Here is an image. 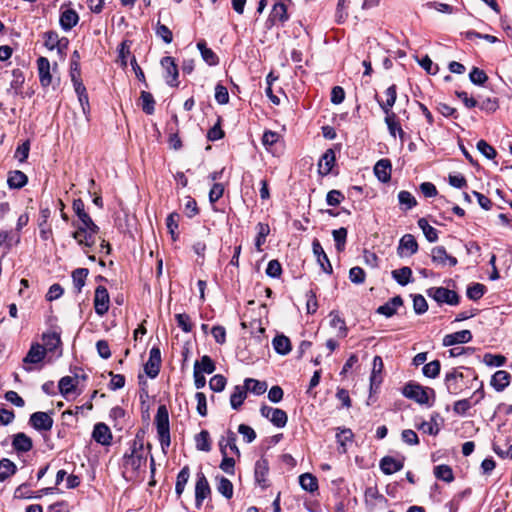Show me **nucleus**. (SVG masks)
Here are the masks:
<instances>
[{
  "label": "nucleus",
  "instance_id": "052dcab7",
  "mask_svg": "<svg viewBox=\"0 0 512 512\" xmlns=\"http://www.w3.org/2000/svg\"><path fill=\"white\" fill-rule=\"evenodd\" d=\"M469 79L474 85L482 86L487 82L488 76L484 70L473 67L469 73Z\"/></svg>",
  "mask_w": 512,
  "mask_h": 512
},
{
  "label": "nucleus",
  "instance_id": "c85d7f7f",
  "mask_svg": "<svg viewBox=\"0 0 512 512\" xmlns=\"http://www.w3.org/2000/svg\"><path fill=\"white\" fill-rule=\"evenodd\" d=\"M27 182V175L20 170H13L8 173L7 184L10 189H21Z\"/></svg>",
  "mask_w": 512,
  "mask_h": 512
},
{
  "label": "nucleus",
  "instance_id": "4468645a",
  "mask_svg": "<svg viewBox=\"0 0 512 512\" xmlns=\"http://www.w3.org/2000/svg\"><path fill=\"white\" fill-rule=\"evenodd\" d=\"M431 259L433 263L442 267L447 265L454 267L458 263L454 256H451L447 253L444 246H436L432 248Z\"/></svg>",
  "mask_w": 512,
  "mask_h": 512
},
{
  "label": "nucleus",
  "instance_id": "39448f33",
  "mask_svg": "<svg viewBox=\"0 0 512 512\" xmlns=\"http://www.w3.org/2000/svg\"><path fill=\"white\" fill-rule=\"evenodd\" d=\"M426 294L439 305L447 304L450 306H456L460 302V296L456 291L442 286L430 287L426 290Z\"/></svg>",
  "mask_w": 512,
  "mask_h": 512
},
{
  "label": "nucleus",
  "instance_id": "f3484780",
  "mask_svg": "<svg viewBox=\"0 0 512 512\" xmlns=\"http://www.w3.org/2000/svg\"><path fill=\"white\" fill-rule=\"evenodd\" d=\"M92 438L95 442L103 446H108L112 442V433L105 423L100 422L95 424L92 432Z\"/></svg>",
  "mask_w": 512,
  "mask_h": 512
},
{
  "label": "nucleus",
  "instance_id": "4be33fe9",
  "mask_svg": "<svg viewBox=\"0 0 512 512\" xmlns=\"http://www.w3.org/2000/svg\"><path fill=\"white\" fill-rule=\"evenodd\" d=\"M12 447L17 453H26L33 448L32 439L23 432L13 436Z\"/></svg>",
  "mask_w": 512,
  "mask_h": 512
},
{
  "label": "nucleus",
  "instance_id": "c9c22d12",
  "mask_svg": "<svg viewBox=\"0 0 512 512\" xmlns=\"http://www.w3.org/2000/svg\"><path fill=\"white\" fill-rule=\"evenodd\" d=\"M391 275L392 278L401 286H406L413 281L412 270L408 266L393 270Z\"/></svg>",
  "mask_w": 512,
  "mask_h": 512
},
{
  "label": "nucleus",
  "instance_id": "412c9836",
  "mask_svg": "<svg viewBox=\"0 0 512 512\" xmlns=\"http://www.w3.org/2000/svg\"><path fill=\"white\" fill-rule=\"evenodd\" d=\"M392 164L389 159L383 158L376 162L374 174L382 183H387L391 179Z\"/></svg>",
  "mask_w": 512,
  "mask_h": 512
},
{
  "label": "nucleus",
  "instance_id": "864d4df0",
  "mask_svg": "<svg viewBox=\"0 0 512 512\" xmlns=\"http://www.w3.org/2000/svg\"><path fill=\"white\" fill-rule=\"evenodd\" d=\"M398 201L401 206H404L402 209L405 211L410 210L417 205L415 197L406 190H402L398 193Z\"/></svg>",
  "mask_w": 512,
  "mask_h": 512
},
{
  "label": "nucleus",
  "instance_id": "cd10ccee",
  "mask_svg": "<svg viewBox=\"0 0 512 512\" xmlns=\"http://www.w3.org/2000/svg\"><path fill=\"white\" fill-rule=\"evenodd\" d=\"M197 48L200 51L202 59L210 66H216L219 64V57L216 53L207 47V43L205 40H200L197 42Z\"/></svg>",
  "mask_w": 512,
  "mask_h": 512
},
{
  "label": "nucleus",
  "instance_id": "603ef678",
  "mask_svg": "<svg viewBox=\"0 0 512 512\" xmlns=\"http://www.w3.org/2000/svg\"><path fill=\"white\" fill-rule=\"evenodd\" d=\"M347 234L348 231L344 227L332 231L335 247L338 252H342L345 249Z\"/></svg>",
  "mask_w": 512,
  "mask_h": 512
},
{
  "label": "nucleus",
  "instance_id": "5fc2aeb1",
  "mask_svg": "<svg viewBox=\"0 0 512 512\" xmlns=\"http://www.w3.org/2000/svg\"><path fill=\"white\" fill-rule=\"evenodd\" d=\"M257 236L255 239V247L258 251H262V245L266 241V237L268 236L270 232V228L268 224L265 223H258L257 224Z\"/></svg>",
  "mask_w": 512,
  "mask_h": 512
},
{
  "label": "nucleus",
  "instance_id": "e2e57ef3",
  "mask_svg": "<svg viewBox=\"0 0 512 512\" xmlns=\"http://www.w3.org/2000/svg\"><path fill=\"white\" fill-rule=\"evenodd\" d=\"M441 369V364L439 360H433L427 364H425L422 368L423 375L428 378H436Z\"/></svg>",
  "mask_w": 512,
  "mask_h": 512
},
{
  "label": "nucleus",
  "instance_id": "2eb2a0df",
  "mask_svg": "<svg viewBox=\"0 0 512 512\" xmlns=\"http://www.w3.org/2000/svg\"><path fill=\"white\" fill-rule=\"evenodd\" d=\"M312 251L317 259L318 264L321 266L323 272L327 274H332L333 268L330 263V260L327 254L325 253L320 241L316 238L312 242Z\"/></svg>",
  "mask_w": 512,
  "mask_h": 512
},
{
  "label": "nucleus",
  "instance_id": "a18cd8bd",
  "mask_svg": "<svg viewBox=\"0 0 512 512\" xmlns=\"http://www.w3.org/2000/svg\"><path fill=\"white\" fill-rule=\"evenodd\" d=\"M419 228L423 231L425 238L430 243H434L438 240V231L429 225L425 218H420L417 222Z\"/></svg>",
  "mask_w": 512,
  "mask_h": 512
},
{
  "label": "nucleus",
  "instance_id": "1a4fd4ad",
  "mask_svg": "<svg viewBox=\"0 0 512 512\" xmlns=\"http://www.w3.org/2000/svg\"><path fill=\"white\" fill-rule=\"evenodd\" d=\"M211 489L208 480L203 472L197 473V479L195 483V506L200 508L203 501L210 495Z\"/></svg>",
  "mask_w": 512,
  "mask_h": 512
},
{
  "label": "nucleus",
  "instance_id": "de8ad7c7",
  "mask_svg": "<svg viewBox=\"0 0 512 512\" xmlns=\"http://www.w3.org/2000/svg\"><path fill=\"white\" fill-rule=\"evenodd\" d=\"M88 274L89 270L87 268H77L72 272L73 285L78 293L84 287Z\"/></svg>",
  "mask_w": 512,
  "mask_h": 512
},
{
  "label": "nucleus",
  "instance_id": "4d7b16f0",
  "mask_svg": "<svg viewBox=\"0 0 512 512\" xmlns=\"http://www.w3.org/2000/svg\"><path fill=\"white\" fill-rule=\"evenodd\" d=\"M395 118H396V115L392 112H388V114H386L385 122L387 124L388 130H389L390 134L394 137L396 135V130H397L400 138L403 139L405 133H404L403 129L399 126V124L395 121Z\"/></svg>",
  "mask_w": 512,
  "mask_h": 512
},
{
  "label": "nucleus",
  "instance_id": "3c124183",
  "mask_svg": "<svg viewBox=\"0 0 512 512\" xmlns=\"http://www.w3.org/2000/svg\"><path fill=\"white\" fill-rule=\"evenodd\" d=\"M485 292V285L481 283H472L467 287L466 296L470 300L477 301L484 296Z\"/></svg>",
  "mask_w": 512,
  "mask_h": 512
},
{
  "label": "nucleus",
  "instance_id": "473e14b6",
  "mask_svg": "<svg viewBox=\"0 0 512 512\" xmlns=\"http://www.w3.org/2000/svg\"><path fill=\"white\" fill-rule=\"evenodd\" d=\"M46 352H54L61 345L60 334L56 331L46 332L42 335Z\"/></svg>",
  "mask_w": 512,
  "mask_h": 512
},
{
  "label": "nucleus",
  "instance_id": "37998d69",
  "mask_svg": "<svg viewBox=\"0 0 512 512\" xmlns=\"http://www.w3.org/2000/svg\"><path fill=\"white\" fill-rule=\"evenodd\" d=\"M299 484L303 490L311 493L318 490V480L310 473L300 475Z\"/></svg>",
  "mask_w": 512,
  "mask_h": 512
},
{
  "label": "nucleus",
  "instance_id": "f03ea898",
  "mask_svg": "<svg viewBox=\"0 0 512 512\" xmlns=\"http://www.w3.org/2000/svg\"><path fill=\"white\" fill-rule=\"evenodd\" d=\"M463 370L471 374L474 373L473 369L463 366L452 368L446 372L444 377V385L450 395H458L465 388H467V383L465 381L466 376L464 375Z\"/></svg>",
  "mask_w": 512,
  "mask_h": 512
},
{
  "label": "nucleus",
  "instance_id": "f8f14e48",
  "mask_svg": "<svg viewBox=\"0 0 512 512\" xmlns=\"http://www.w3.org/2000/svg\"><path fill=\"white\" fill-rule=\"evenodd\" d=\"M53 418L47 412H35L30 415L29 424L37 431H49L53 427Z\"/></svg>",
  "mask_w": 512,
  "mask_h": 512
},
{
  "label": "nucleus",
  "instance_id": "338daca9",
  "mask_svg": "<svg viewBox=\"0 0 512 512\" xmlns=\"http://www.w3.org/2000/svg\"><path fill=\"white\" fill-rule=\"evenodd\" d=\"M175 319L179 328L185 333H190L193 329L190 316L186 313H178L175 315Z\"/></svg>",
  "mask_w": 512,
  "mask_h": 512
},
{
  "label": "nucleus",
  "instance_id": "13d9d810",
  "mask_svg": "<svg viewBox=\"0 0 512 512\" xmlns=\"http://www.w3.org/2000/svg\"><path fill=\"white\" fill-rule=\"evenodd\" d=\"M475 406L470 398H465L454 402L453 411L457 415L465 416L467 412Z\"/></svg>",
  "mask_w": 512,
  "mask_h": 512
},
{
  "label": "nucleus",
  "instance_id": "423d86ee",
  "mask_svg": "<svg viewBox=\"0 0 512 512\" xmlns=\"http://www.w3.org/2000/svg\"><path fill=\"white\" fill-rule=\"evenodd\" d=\"M143 441L135 439L130 447V451L126 452L123 461L125 466H129L133 471H138L145 463L146 457L143 455Z\"/></svg>",
  "mask_w": 512,
  "mask_h": 512
},
{
  "label": "nucleus",
  "instance_id": "aec40b11",
  "mask_svg": "<svg viewBox=\"0 0 512 512\" xmlns=\"http://www.w3.org/2000/svg\"><path fill=\"white\" fill-rule=\"evenodd\" d=\"M37 68L40 84L43 88H47L52 83L49 60L46 57H39L37 59Z\"/></svg>",
  "mask_w": 512,
  "mask_h": 512
},
{
  "label": "nucleus",
  "instance_id": "774afa93",
  "mask_svg": "<svg viewBox=\"0 0 512 512\" xmlns=\"http://www.w3.org/2000/svg\"><path fill=\"white\" fill-rule=\"evenodd\" d=\"M413 298V309L417 315H422L427 312L428 304L426 299L421 294L411 295Z\"/></svg>",
  "mask_w": 512,
  "mask_h": 512
},
{
  "label": "nucleus",
  "instance_id": "ddd939ff",
  "mask_svg": "<svg viewBox=\"0 0 512 512\" xmlns=\"http://www.w3.org/2000/svg\"><path fill=\"white\" fill-rule=\"evenodd\" d=\"M46 355V349L39 343H32L26 356L23 358L24 365L38 364L43 361ZM27 372L32 371L31 367L24 366Z\"/></svg>",
  "mask_w": 512,
  "mask_h": 512
},
{
  "label": "nucleus",
  "instance_id": "680f3d73",
  "mask_svg": "<svg viewBox=\"0 0 512 512\" xmlns=\"http://www.w3.org/2000/svg\"><path fill=\"white\" fill-rule=\"evenodd\" d=\"M194 365L199 366V370L201 371V374H204V373L212 374L216 369L215 363L213 362L211 357L208 355L202 356L201 360L196 361L194 363Z\"/></svg>",
  "mask_w": 512,
  "mask_h": 512
},
{
  "label": "nucleus",
  "instance_id": "a878e982",
  "mask_svg": "<svg viewBox=\"0 0 512 512\" xmlns=\"http://www.w3.org/2000/svg\"><path fill=\"white\" fill-rule=\"evenodd\" d=\"M403 305V299L400 295H397L387 301L385 304L379 306L376 310L378 314L384 315L387 318L392 317L396 313L397 307Z\"/></svg>",
  "mask_w": 512,
  "mask_h": 512
},
{
  "label": "nucleus",
  "instance_id": "69168bd1",
  "mask_svg": "<svg viewBox=\"0 0 512 512\" xmlns=\"http://www.w3.org/2000/svg\"><path fill=\"white\" fill-rule=\"evenodd\" d=\"M506 361V357L500 354L486 353L483 357V362L490 367H501Z\"/></svg>",
  "mask_w": 512,
  "mask_h": 512
},
{
  "label": "nucleus",
  "instance_id": "393cba45",
  "mask_svg": "<svg viewBox=\"0 0 512 512\" xmlns=\"http://www.w3.org/2000/svg\"><path fill=\"white\" fill-rule=\"evenodd\" d=\"M78 21L79 16L74 9L67 8L61 11L59 23L64 31L71 30L74 26L77 25Z\"/></svg>",
  "mask_w": 512,
  "mask_h": 512
},
{
  "label": "nucleus",
  "instance_id": "c03bdc74",
  "mask_svg": "<svg viewBox=\"0 0 512 512\" xmlns=\"http://www.w3.org/2000/svg\"><path fill=\"white\" fill-rule=\"evenodd\" d=\"M195 445L199 451L209 452L211 450L210 434L207 430H202L195 435Z\"/></svg>",
  "mask_w": 512,
  "mask_h": 512
},
{
  "label": "nucleus",
  "instance_id": "4c0bfd02",
  "mask_svg": "<svg viewBox=\"0 0 512 512\" xmlns=\"http://www.w3.org/2000/svg\"><path fill=\"white\" fill-rule=\"evenodd\" d=\"M247 392L243 386L236 385L230 396V405L232 409L239 410L244 400L246 399Z\"/></svg>",
  "mask_w": 512,
  "mask_h": 512
},
{
  "label": "nucleus",
  "instance_id": "bf43d9fd",
  "mask_svg": "<svg viewBox=\"0 0 512 512\" xmlns=\"http://www.w3.org/2000/svg\"><path fill=\"white\" fill-rule=\"evenodd\" d=\"M217 490L226 499H231L233 496V484L229 479L223 476L219 478Z\"/></svg>",
  "mask_w": 512,
  "mask_h": 512
},
{
  "label": "nucleus",
  "instance_id": "c756f323",
  "mask_svg": "<svg viewBox=\"0 0 512 512\" xmlns=\"http://www.w3.org/2000/svg\"><path fill=\"white\" fill-rule=\"evenodd\" d=\"M403 250L409 251L408 255H413L418 251V243L412 234H405L399 241L398 254L403 256Z\"/></svg>",
  "mask_w": 512,
  "mask_h": 512
},
{
  "label": "nucleus",
  "instance_id": "e433bc0d",
  "mask_svg": "<svg viewBox=\"0 0 512 512\" xmlns=\"http://www.w3.org/2000/svg\"><path fill=\"white\" fill-rule=\"evenodd\" d=\"M190 478V468L188 465H185L178 473L176 477L175 484V493L178 498L181 497L184 492L185 486Z\"/></svg>",
  "mask_w": 512,
  "mask_h": 512
},
{
  "label": "nucleus",
  "instance_id": "dca6fc26",
  "mask_svg": "<svg viewBox=\"0 0 512 512\" xmlns=\"http://www.w3.org/2000/svg\"><path fill=\"white\" fill-rule=\"evenodd\" d=\"M379 467L385 475H391L403 469L404 457L396 459L392 456H384L379 462Z\"/></svg>",
  "mask_w": 512,
  "mask_h": 512
},
{
  "label": "nucleus",
  "instance_id": "7ed1b4c3",
  "mask_svg": "<svg viewBox=\"0 0 512 512\" xmlns=\"http://www.w3.org/2000/svg\"><path fill=\"white\" fill-rule=\"evenodd\" d=\"M155 424L158 433V439L164 453L167 452L171 444L169 413L165 405H160L155 415Z\"/></svg>",
  "mask_w": 512,
  "mask_h": 512
},
{
  "label": "nucleus",
  "instance_id": "5701e85b",
  "mask_svg": "<svg viewBox=\"0 0 512 512\" xmlns=\"http://www.w3.org/2000/svg\"><path fill=\"white\" fill-rule=\"evenodd\" d=\"M511 382V375L505 370L496 371L491 378L490 385L497 391H504Z\"/></svg>",
  "mask_w": 512,
  "mask_h": 512
},
{
  "label": "nucleus",
  "instance_id": "bb28decb",
  "mask_svg": "<svg viewBox=\"0 0 512 512\" xmlns=\"http://www.w3.org/2000/svg\"><path fill=\"white\" fill-rule=\"evenodd\" d=\"M334 163L335 152L332 149H327L318 163L319 173L323 176L328 175L332 171Z\"/></svg>",
  "mask_w": 512,
  "mask_h": 512
},
{
  "label": "nucleus",
  "instance_id": "6ab92c4d",
  "mask_svg": "<svg viewBox=\"0 0 512 512\" xmlns=\"http://www.w3.org/2000/svg\"><path fill=\"white\" fill-rule=\"evenodd\" d=\"M269 473V462L265 457H261L258 459L255 463L254 467V477L255 481L258 485H260L262 488H265L267 486V475Z\"/></svg>",
  "mask_w": 512,
  "mask_h": 512
},
{
  "label": "nucleus",
  "instance_id": "09e8293b",
  "mask_svg": "<svg viewBox=\"0 0 512 512\" xmlns=\"http://www.w3.org/2000/svg\"><path fill=\"white\" fill-rule=\"evenodd\" d=\"M59 392L62 396L67 397L73 393L76 389V383L74 378L71 376H64L59 380L58 383Z\"/></svg>",
  "mask_w": 512,
  "mask_h": 512
},
{
  "label": "nucleus",
  "instance_id": "7c9ffc66",
  "mask_svg": "<svg viewBox=\"0 0 512 512\" xmlns=\"http://www.w3.org/2000/svg\"><path fill=\"white\" fill-rule=\"evenodd\" d=\"M385 95H386V101L383 102L381 100H379L377 98V102L379 104V106L381 107V109L383 110V112L385 114H388V112H391V108L394 106L395 102H396V99H397V87L395 84L389 86L386 90H385Z\"/></svg>",
  "mask_w": 512,
  "mask_h": 512
},
{
  "label": "nucleus",
  "instance_id": "b1692460",
  "mask_svg": "<svg viewBox=\"0 0 512 512\" xmlns=\"http://www.w3.org/2000/svg\"><path fill=\"white\" fill-rule=\"evenodd\" d=\"M383 369V361L380 356H375L373 359V369L370 376V392H375L381 382H382V376L381 372Z\"/></svg>",
  "mask_w": 512,
  "mask_h": 512
},
{
  "label": "nucleus",
  "instance_id": "8fccbe9b",
  "mask_svg": "<svg viewBox=\"0 0 512 512\" xmlns=\"http://www.w3.org/2000/svg\"><path fill=\"white\" fill-rule=\"evenodd\" d=\"M141 107L145 114L152 115L155 111V100L150 92L142 91L140 94Z\"/></svg>",
  "mask_w": 512,
  "mask_h": 512
},
{
  "label": "nucleus",
  "instance_id": "2f4dec72",
  "mask_svg": "<svg viewBox=\"0 0 512 512\" xmlns=\"http://www.w3.org/2000/svg\"><path fill=\"white\" fill-rule=\"evenodd\" d=\"M272 345L276 353L280 355H287L292 349L290 339L283 334L276 335L272 340Z\"/></svg>",
  "mask_w": 512,
  "mask_h": 512
},
{
  "label": "nucleus",
  "instance_id": "72a5a7b5",
  "mask_svg": "<svg viewBox=\"0 0 512 512\" xmlns=\"http://www.w3.org/2000/svg\"><path fill=\"white\" fill-rule=\"evenodd\" d=\"M219 447H220V452L222 454V461L220 463V469L229 474V475H234L235 473V460L231 457H228L227 456V451H225V446H224V443H223V439H221L219 441Z\"/></svg>",
  "mask_w": 512,
  "mask_h": 512
},
{
  "label": "nucleus",
  "instance_id": "79ce46f5",
  "mask_svg": "<svg viewBox=\"0 0 512 512\" xmlns=\"http://www.w3.org/2000/svg\"><path fill=\"white\" fill-rule=\"evenodd\" d=\"M437 417H439L438 413L431 415L430 421H422L419 425H417V428L429 435H438V433L440 432V428L436 422Z\"/></svg>",
  "mask_w": 512,
  "mask_h": 512
},
{
  "label": "nucleus",
  "instance_id": "20e7f679",
  "mask_svg": "<svg viewBox=\"0 0 512 512\" xmlns=\"http://www.w3.org/2000/svg\"><path fill=\"white\" fill-rule=\"evenodd\" d=\"M287 3H292L291 0H277L266 20V27L272 28L273 26H284L289 20Z\"/></svg>",
  "mask_w": 512,
  "mask_h": 512
},
{
  "label": "nucleus",
  "instance_id": "a19ab883",
  "mask_svg": "<svg viewBox=\"0 0 512 512\" xmlns=\"http://www.w3.org/2000/svg\"><path fill=\"white\" fill-rule=\"evenodd\" d=\"M98 232L99 227L94 223V221L91 218L87 221V223L79 225L76 231L72 233V237L74 239H80L79 236H83V233H88L90 235L96 236Z\"/></svg>",
  "mask_w": 512,
  "mask_h": 512
},
{
  "label": "nucleus",
  "instance_id": "49530a36",
  "mask_svg": "<svg viewBox=\"0 0 512 512\" xmlns=\"http://www.w3.org/2000/svg\"><path fill=\"white\" fill-rule=\"evenodd\" d=\"M434 475L437 479L447 483H451L454 480L453 470L449 465H437L434 467Z\"/></svg>",
  "mask_w": 512,
  "mask_h": 512
},
{
  "label": "nucleus",
  "instance_id": "6e6552de",
  "mask_svg": "<svg viewBox=\"0 0 512 512\" xmlns=\"http://www.w3.org/2000/svg\"><path fill=\"white\" fill-rule=\"evenodd\" d=\"M160 63L165 70L164 78L167 85L171 87H177L179 85V70L177 64L175 63V59L171 56H165L161 59Z\"/></svg>",
  "mask_w": 512,
  "mask_h": 512
},
{
  "label": "nucleus",
  "instance_id": "9b49d317",
  "mask_svg": "<svg viewBox=\"0 0 512 512\" xmlns=\"http://www.w3.org/2000/svg\"><path fill=\"white\" fill-rule=\"evenodd\" d=\"M109 293L104 286H97L94 295V308L95 312L99 316H103L109 310Z\"/></svg>",
  "mask_w": 512,
  "mask_h": 512
},
{
  "label": "nucleus",
  "instance_id": "0eeeda50",
  "mask_svg": "<svg viewBox=\"0 0 512 512\" xmlns=\"http://www.w3.org/2000/svg\"><path fill=\"white\" fill-rule=\"evenodd\" d=\"M260 414L277 428L285 427L288 421L287 413L284 410L265 404L260 407Z\"/></svg>",
  "mask_w": 512,
  "mask_h": 512
},
{
  "label": "nucleus",
  "instance_id": "ea45409f",
  "mask_svg": "<svg viewBox=\"0 0 512 512\" xmlns=\"http://www.w3.org/2000/svg\"><path fill=\"white\" fill-rule=\"evenodd\" d=\"M17 467L14 462L8 458L0 460V482L7 480L10 476L14 475Z\"/></svg>",
  "mask_w": 512,
  "mask_h": 512
},
{
  "label": "nucleus",
  "instance_id": "58836bf2",
  "mask_svg": "<svg viewBox=\"0 0 512 512\" xmlns=\"http://www.w3.org/2000/svg\"><path fill=\"white\" fill-rule=\"evenodd\" d=\"M243 387L246 389V392L249 391L255 395H261L267 390V383L253 378H246Z\"/></svg>",
  "mask_w": 512,
  "mask_h": 512
},
{
  "label": "nucleus",
  "instance_id": "f257e3e1",
  "mask_svg": "<svg viewBox=\"0 0 512 512\" xmlns=\"http://www.w3.org/2000/svg\"><path fill=\"white\" fill-rule=\"evenodd\" d=\"M402 394L404 397L415 401L420 405H427L428 407H432L436 394L435 390L430 387H424L419 383L409 381L402 388Z\"/></svg>",
  "mask_w": 512,
  "mask_h": 512
},
{
  "label": "nucleus",
  "instance_id": "6e6d98bb",
  "mask_svg": "<svg viewBox=\"0 0 512 512\" xmlns=\"http://www.w3.org/2000/svg\"><path fill=\"white\" fill-rule=\"evenodd\" d=\"M72 208L81 224L87 223V221L91 219L90 215L85 211V204L82 199H75Z\"/></svg>",
  "mask_w": 512,
  "mask_h": 512
},
{
  "label": "nucleus",
  "instance_id": "f704fd0d",
  "mask_svg": "<svg viewBox=\"0 0 512 512\" xmlns=\"http://www.w3.org/2000/svg\"><path fill=\"white\" fill-rule=\"evenodd\" d=\"M330 326L333 328H338V336L344 338L347 336L348 328L346 326V322L344 318H342L338 311L332 310L329 314Z\"/></svg>",
  "mask_w": 512,
  "mask_h": 512
},
{
  "label": "nucleus",
  "instance_id": "0e129e2a",
  "mask_svg": "<svg viewBox=\"0 0 512 512\" xmlns=\"http://www.w3.org/2000/svg\"><path fill=\"white\" fill-rule=\"evenodd\" d=\"M155 34L157 37L161 38L164 43L170 44L173 41L172 31L164 24H161L159 21L155 27Z\"/></svg>",
  "mask_w": 512,
  "mask_h": 512
},
{
  "label": "nucleus",
  "instance_id": "9d476101",
  "mask_svg": "<svg viewBox=\"0 0 512 512\" xmlns=\"http://www.w3.org/2000/svg\"><path fill=\"white\" fill-rule=\"evenodd\" d=\"M161 366V351L158 347L153 346L149 352V359L144 365L146 375L154 379L158 376Z\"/></svg>",
  "mask_w": 512,
  "mask_h": 512
},
{
  "label": "nucleus",
  "instance_id": "a211bd4d",
  "mask_svg": "<svg viewBox=\"0 0 512 512\" xmlns=\"http://www.w3.org/2000/svg\"><path fill=\"white\" fill-rule=\"evenodd\" d=\"M473 336L470 330H461L451 334H447L443 338V346L449 347L456 344L468 343L472 340Z\"/></svg>",
  "mask_w": 512,
  "mask_h": 512
}]
</instances>
